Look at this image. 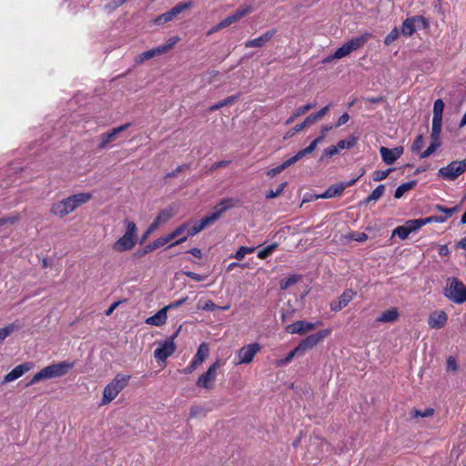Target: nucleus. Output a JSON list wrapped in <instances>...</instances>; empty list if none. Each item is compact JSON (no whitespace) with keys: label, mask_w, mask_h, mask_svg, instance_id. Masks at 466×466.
<instances>
[{"label":"nucleus","mask_w":466,"mask_h":466,"mask_svg":"<svg viewBox=\"0 0 466 466\" xmlns=\"http://www.w3.org/2000/svg\"><path fill=\"white\" fill-rule=\"evenodd\" d=\"M440 136H441V135H438L437 137H433V136H432V133L431 134V137L432 142H431V145L428 147V148L420 154V157H421V158H427V157H430L433 152H435V151H436V149L441 146V143H440Z\"/></svg>","instance_id":"cd10ccee"},{"label":"nucleus","mask_w":466,"mask_h":466,"mask_svg":"<svg viewBox=\"0 0 466 466\" xmlns=\"http://www.w3.org/2000/svg\"><path fill=\"white\" fill-rule=\"evenodd\" d=\"M183 274H185L186 276L191 278L192 279H194L196 281H203L208 278V276H206V275H199V274L192 272V271H184Z\"/></svg>","instance_id":"680f3d73"},{"label":"nucleus","mask_w":466,"mask_h":466,"mask_svg":"<svg viewBox=\"0 0 466 466\" xmlns=\"http://www.w3.org/2000/svg\"><path fill=\"white\" fill-rule=\"evenodd\" d=\"M370 34L365 33L350 39L333 53V57L341 59L350 56L352 52L362 47L370 40Z\"/></svg>","instance_id":"39448f33"},{"label":"nucleus","mask_w":466,"mask_h":466,"mask_svg":"<svg viewBox=\"0 0 466 466\" xmlns=\"http://www.w3.org/2000/svg\"><path fill=\"white\" fill-rule=\"evenodd\" d=\"M172 239L171 238L169 237V235H167V236H164V237H161V238H158L157 239H156L155 241H153L150 245L147 246V248L150 249V250H154V249H157L162 246H164L165 244L170 242Z\"/></svg>","instance_id":"4c0bfd02"},{"label":"nucleus","mask_w":466,"mask_h":466,"mask_svg":"<svg viewBox=\"0 0 466 466\" xmlns=\"http://www.w3.org/2000/svg\"><path fill=\"white\" fill-rule=\"evenodd\" d=\"M357 143V138L354 137H350L347 139H343L338 142L337 147L339 150L349 149L353 147Z\"/></svg>","instance_id":"e433bc0d"},{"label":"nucleus","mask_w":466,"mask_h":466,"mask_svg":"<svg viewBox=\"0 0 466 466\" xmlns=\"http://www.w3.org/2000/svg\"><path fill=\"white\" fill-rule=\"evenodd\" d=\"M238 201L231 198H223L220 202L213 208L210 214L207 215L200 220L197 221L194 226L199 233L208 226L215 223L225 212L235 208Z\"/></svg>","instance_id":"f257e3e1"},{"label":"nucleus","mask_w":466,"mask_h":466,"mask_svg":"<svg viewBox=\"0 0 466 466\" xmlns=\"http://www.w3.org/2000/svg\"><path fill=\"white\" fill-rule=\"evenodd\" d=\"M91 198H92V194L88 193V192L75 194L68 198L74 210L76 209L78 207L88 202Z\"/></svg>","instance_id":"393cba45"},{"label":"nucleus","mask_w":466,"mask_h":466,"mask_svg":"<svg viewBox=\"0 0 466 466\" xmlns=\"http://www.w3.org/2000/svg\"><path fill=\"white\" fill-rule=\"evenodd\" d=\"M74 209L71 206V202L69 201L68 198L58 201L56 203H54L51 206L50 212L59 218H64L69 213L73 212Z\"/></svg>","instance_id":"aec40b11"},{"label":"nucleus","mask_w":466,"mask_h":466,"mask_svg":"<svg viewBox=\"0 0 466 466\" xmlns=\"http://www.w3.org/2000/svg\"><path fill=\"white\" fill-rule=\"evenodd\" d=\"M177 332L164 341L158 342V347L154 351V357L157 361L165 362L175 352V339L177 336Z\"/></svg>","instance_id":"9d476101"},{"label":"nucleus","mask_w":466,"mask_h":466,"mask_svg":"<svg viewBox=\"0 0 466 466\" xmlns=\"http://www.w3.org/2000/svg\"><path fill=\"white\" fill-rule=\"evenodd\" d=\"M434 413V410L431 408L426 409L423 411L420 410H414L412 417L418 418V417H430Z\"/></svg>","instance_id":"052dcab7"},{"label":"nucleus","mask_w":466,"mask_h":466,"mask_svg":"<svg viewBox=\"0 0 466 466\" xmlns=\"http://www.w3.org/2000/svg\"><path fill=\"white\" fill-rule=\"evenodd\" d=\"M198 232L197 231V228H195V226L193 225L191 228H188L187 227V236H184L178 239H177L175 242L171 243L168 248H171V247H174V246H177V245H179L183 242H185L188 237H193L195 235H197Z\"/></svg>","instance_id":"ea45409f"},{"label":"nucleus","mask_w":466,"mask_h":466,"mask_svg":"<svg viewBox=\"0 0 466 466\" xmlns=\"http://www.w3.org/2000/svg\"><path fill=\"white\" fill-rule=\"evenodd\" d=\"M448 321V315L444 310H435L429 315L428 325L431 329H442Z\"/></svg>","instance_id":"f3484780"},{"label":"nucleus","mask_w":466,"mask_h":466,"mask_svg":"<svg viewBox=\"0 0 466 466\" xmlns=\"http://www.w3.org/2000/svg\"><path fill=\"white\" fill-rule=\"evenodd\" d=\"M400 36V30L395 27L393 28L389 34L388 35L385 37L384 39V44L386 46H390L391 45L394 41H396L398 39V37Z\"/></svg>","instance_id":"a18cd8bd"},{"label":"nucleus","mask_w":466,"mask_h":466,"mask_svg":"<svg viewBox=\"0 0 466 466\" xmlns=\"http://www.w3.org/2000/svg\"><path fill=\"white\" fill-rule=\"evenodd\" d=\"M338 153L339 149L337 146H330L323 151L319 160L322 161L325 159V157H331Z\"/></svg>","instance_id":"603ef678"},{"label":"nucleus","mask_w":466,"mask_h":466,"mask_svg":"<svg viewBox=\"0 0 466 466\" xmlns=\"http://www.w3.org/2000/svg\"><path fill=\"white\" fill-rule=\"evenodd\" d=\"M73 367L74 363L67 360L51 364L35 373L27 385L35 384L40 380L62 377L66 375Z\"/></svg>","instance_id":"7ed1b4c3"},{"label":"nucleus","mask_w":466,"mask_h":466,"mask_svg":"<svg viewBox=\"0 0 466 466\" xmlns=\"http://www.w3.org/2000/svg\"><path fill=\"white\" fill-rule=\"evenodd\" d=\"M179 37L178 36H173L171 38H169L167 40V42L163 45V46H159L157 47H155L153 49H150V50H147V51H145L143 53H141L140 55H138L137 57H136V63L137 64H142L144 63L145 61L148 60V59H151L155 56H161L165 53H167V51H169L170 49L173 48V46L179 41Z\"/></svg>","instance_id":"6e6552de"},{"label":"nucleus","mask_w":466,"mask_h":466,"mask_svg":"<svg viewBox=\"0 0 466 466\" xmlns=\"http://www.w3.org/2000/svg\"><path fill=\"white\" fill-rule=\"evenodd\" d=\"M404 225L407 227L410 233H412L425 226V221L423 218L412 219L407 221Z\"/></svg>","instance_id":"f704fd0d"},{"label":"nucleus","mask_w":466,"mask_h":466,"mask_svg":"<svg viewBox=\"0 0 466 466\" xmlns=\"http://www.w3.org/2000/svg\"><path fill=\"white\" fill-rule=\"evenodd\" d=\"M131 376L118 373L106 385L103 390L101 405H107L127 386Z\"/></svg>","instance_id":"20e7f679"},{"label":"nucleus","mask_w":466,"mask_h":466,"mask_svg":"<svg viewBox=\"0 0 466 466\" xmlns=\"http://www.w3.org/2000/svg\"><path fill=\"white\" fill-rule=\"evenodd\" d=\"M355 296L356 293L352 289L345 290L340 295V297L330 302L331 310L336 312L341 310L342 309L348 306V304L353 299Z\"/></svg>","instance_id":"a211bd4d"},{"label":"nucleus","mask_w":466,"mask_h":466,"mask_svg":"<svg viewBox=\"0 0 466 466\" xmlns=\"http://www.w3.org/2000/svg\"><path fill=\"white\" fill-rule=\"evenodd\" d=\"M344 191V187L341 183L332 185L327 190L321 194L319 198H331L338 196H340Z\"/></svg>","instance_id":"bb28decb"},{"label":"nucleus","mask_w":466,"mask_h":466,"mask_svg":"<svg viewBox=\"0 0 466 466\" xmlns=\"http://www.w3.org/2000/svg\"><path fill=\"white\" fill-rule=\"evenodd\" d=\"M209 348L207 343H201L198 349L196 355L194 356L201 362H204L205 360L208 357Z\"/></svg>","instance_id":"72a5a7b5"},{"label":"nucleus","mask_w":466,"mask_h":466,"mask_svg":"<svg viewBox=\"0 0 466 466\" xmlns=\"http://www.w3.org/2000/svg\"><path fill=\"white\" fill-rule=\"evenodd\" d=\"M252 12V7L250 5H245L240 6L238 9L236 10L234 14H232V16L234 17L235 21L238 22L241 18H243L245 15Z\"/></svg>","instance_id":"58836bf2"},{"label":"nucleus","mask_w":466,"mask_h":466,"mask_svg":"<svg viewBox=\"0 0 466 466\" xmlns=\"http://www.w3.org/2000/svg\"><path fill=\"white\" fill-rule=\"evenodd\" d=\"M236 96H228L227 97L226 99L224 100H221L219 101L218 103L213 105L212 106H210V111H215V110H218L223 106H228L230 104H232L235 100H236Z\"/></svg>","instance_id":"c03bdc74"},{"label":"nucleus","mask_w":466,"mask_h":466,"mask_svg":"<svg viewBox=\"0 0 466 466\" xmlns=\"http://www.w3.org/2000/svg\"><path fill=\"white\" fill-rule=\"evenodd\" d=\"M129 126H130V124L127 123V124H124L122 126L113 128L109 132L102 134L100 137L101 142L99 144V148L104 149V148L107 147L109 143H111L113 140H115L117 137V135H119L120 133L127 130Z\"/></svg>","instance_id":"6ab92c4d"},{"label":"nucleus","mask_w":466,"mask_h":466,"mask_svg":"<svg viewBox=\"0 0 466 466\" xmlns=\"http://www.w3.org/2000/svg\"><path fill=\"white\" fill-rule=\"evenodd\" d=\"M255 250V248H248L242 246L238 248L236 254L233 256L238 260H241L245 258L246 255L252 253Z\"/></svg>","instance_id":"37998d69"},{"label":"nucleus","mask_w":466,"mask_h":466,"mask_svg":"<svg viewBox=\"0 0 466 466\" xmlns=\"http://www.w3.org/2000/svg\"><path fill=\"white\" fill-rule=\"evenodd\" d=\"M286 186H287L286 182H283V183L279 184L276 190L268 191L267 193V195H266V198H276V197L279 196L283 192V190L286 187Z\"/></svg>","instance_id":"4d7b16f0"},{"label":"nucleus","mask_w":466,"mask_h":466,"mask_svg":"<svg viewBox=\"0 0 466 466\" xmlns=\"http://www.w3.org/2000/svg\"><path fill=\"white\" fill-rule=\"evenodd\" d=\"M385 192V186L384 185H379L372 192L371 194L364 200V203H370L371 201H378L384 194Z\"/></svg>","instance_id":"c756f323"},{"label":"nucleus","mask_w":466,"mask_h":466,"mask_svg":"<svg viewBox=\"0 0 466 466\" xmlns=\"http://www.w3.org/2000/svg\"><path fill=\"white\" fill-rule=\"evenodd\" d=\"M420 24L423 26V28H427L429 26L427 20L420 15L405 19L401 25V34L405 36L412 35L416 31V25Z\"/></svg>","instance_id":"4468645a"},{"label":"nucleus","mask_w":466,"mask_h":466,"mask_svg":"<svg viewBox=\"0 0 466 466\" xmlns=\"http://www.w3.org/2000/svg\"><path fill=\"white\" fill-rule=\"evenodd\" d=\"M403 151L404 149L402 147H396L394 148L381 147L380 148V153L381 155L382 160L387 165L394 164L395 161L401 157Z\"/></svg>","instance_id":"dca6fc26"},{"label":"nucleus","mask_w":466,"mask_h":466,"mask_svg":"<svg viewBox=\"0 0 466 466\" xmlns=\"http://www.w3.org/2000/svg\"><path fill=\"white\" fill-rule=\"evenodd\" d=\"M187 300V297H185V298H182L173 303H170L168 304L167 306H165L166 308H167V310L170 309H175V308H178L180 307L181 305H183L186 301Z\"/></svg>","instance_id":"69168bd1"},{"label":"nucleus","mask_w":466,"mask_h":466,"mask_svg":"<svg viewBox=\"0 0 466 466\" xmlns=\"http://www.w3.org/2000/svg\"><path fill=\"white\" fill-rule=\"evenodd\" d=\"M433 209L441 212L443 214L441 216L447 220L448 218H451L453 214L460 211V207L455 206L453 208H445L441 205H435Z\"/></svg>","instance_id":"c85d7f7f"},{"label":"nucleus","mask_w":466,"mask_h":466,"mask_svg":"<svg viewBox=\"0 0 466 466\" xmlns=\"http://www.w3.org/2000/svg\"><path fill=\"white\" fill-rule=\"evenodd\" d=\"M175 214V209L172 207H168L165 209H162L153 222L159 228V226L168 222V220L173 218Z\"/></svg>","instance_id":"a878e982"},{"label":"nucleus","mask_w":466,"mask_h":466,"mask_svg":"<svg viewBox=\"0 0 466 466\" xmlns=\"http://www.w3.org/2000/svg\"><path fill=\"white\" fill-rule=\"evenodd\" d=\"M447 369L450 370L456 371L458 370L457 361L455 358L449 357L447 360Z\"/></svg>","instance_id":"0e129e2a"},{"label":"nucleus","mask_w":466,"mask_h":466,"mask_svg":"<svg viewBox=\"0 0 466 466\" xmlns=\"http://www.w3.org/2000/svg\"><path fill=\"white\" fill-rule=\"evenodd\" d=\"M230 163L229 160H221V161H218V162H216L212 167H211V171L213 170H216L218 168H221V167H226L227 166H228Z\"/></svg>","instance_id":"774afa93"},{"label":"nucleus","mask_w":466,"mask_h":466,"mask_svg":"<svg viewBox=\"0 0 466 466\" xmlns=\"http://www.w3.org/2000/svg\"><path fill=\"white\" fill-rule=\"evenodd\" d=\"M445 296L454 303H464L466 302V286L457 279H449Z\"/></svg>","instance_id":"423d86ee"},{"label":"nucleus","mask_w":466,"mask_h":466,"mask_svg":"<svg viewBox=\"0 0 466 466\" xmlns=\"http://www.w3.org/2000/svg\"><path fill=\"white\" fill-rule=\"evenodd\" d=\"M315 104H307L302 106L298 107L295 112V116H301L305 115L308 111L315 107Z\"/></svg>","instance_id":"13d9d810"},{"label":"nucleus","mask_w":466,"mask_h":466,"mask_svg":"<svg viewBox=\"0 0 466 466\" xmlns=\"http://www.w3.org/2000/svg\"><path fill=\"white\" fill-rule=\"evenodd\" d=\"M315 122L313 121V119L311 118L310 116H307L305 118V120L300 123V124H298L296 125L291 131H289L287 136H293L295 133H298V132H300L301 130H303L305 127L314 124Z\"/></svg>","instance_id":"473e14b6"},{"label":"nucleus","mask_w":466,"mask_h":466,"mask_svg":"<svg viewBox=\"0 0 466 466\" xmlns=\"http://www.w3.org/2000/svg\"><path fill=\"white\" fill-rule=\"evenodd\" d=\"M444 102L441 99H437L433 106V117H432V136L437 137L441 135L442 127V114L444 110Z\"/></svg>","instance_id":"ddd939ff"},{"label":"nucleus","mask_w":466,"mask_h":466,"mask_svg":"<svg viewBox=\"0 0 466 466\" xmlns=\"http://www.w3.org/2000/svg\"><path fill=\"white\" fill-rule=\"evenodd\" d=\"M415 185L416 181H410L399 186L395 190V198H400L406 192L412 189L415 187Z\"/></svg>","instance_id":"7c9ffc66"},{"label":"nucleus","mask_w":466,"mask_h":466,"mask_svg":"<svg viewBox=\"0 0 466 466\" xmlns=\"http://www.w3.org/2000/svg\"><path fill=\"white\" fill-rule=\"evenodd\" d=\"M31 368H32V364L29 362L23 363V364L16 366L15 368H14L10 372H8L5 376L4 382L7 383V382H11V381L17 380L18 378L23 376L25 372L30 370Z\"/></svg>","instance_id":"412c9836"},{"label":"nucleus","mask_w":466,"mask_h":466,"mask_svg":"<svg viewBox=\"0 0 466 466\" xmlns=\"http://www.w3.org/2000/svg\"><path fill=\"white\" fill-rule=\"evenodd\" d=\"M392 170V168H389L386 170H375L372 174V178L374 181H381L387 178Z\"/></svg>","instance_id":"09e8293b"},{"label":"nucleus","mask_w":466,"mask_h":466,"mask_svg":"<svg viewBox=\"0 0 466 466\" xmlns=\"http://www.w3.org/2000/svg\"><path fill=\"white\" fill-rule=\"evenodd\" d=\"M187 223L181 224L179 227H177L173 232H171L169 237L171 239H175L176 238L179 237L183 233L187 232Z\"/></svg>","instance_id":"6e6d98bb"},{"label":"nucleus","mask_w":466,"mask_h":466,"mask_svg":"<svg viewBox=\"0 0 466 466\" xmlns=\"http://www.w3.org/2000/svg\"><path fill=\"white\" fill-rule=\"evenodd\" d=\"M218 308V307L211 299H208L203 303L199 302L198 304V309L201 310L213 311Z\"/></svg>","instance_id":"3c124183"},{"label":"nucleus","mask_w":466,"mask_h":466,"mask_svg":"<svg viewBox=\"0 0 466 466\" xmlns=\"http://www.w3.org/2000/svg\"><path fill=\"white\" fill-rule=\"evenodd\" d=\"M276 34V29H270L266 33L262 34L260 36L248 40L245 43L246 48L251 47H261L265 46Z\"/></svg>","instance_id":"4be33fe9"},{"label":"nucleus","mask_w":466,"mask_h":466,"mask_svg":"<svg viewBox=\"0 0 466 466\" xmlns=\"http://www.w3.org/2000/svg\"><path fill=\"white\" fill-rule=\"evenodd\" d=\"M277 248V244H271V245H268L267 246L266 248H262L261 250H259L258 252V258H260V259H265L267 258L268 256H270L272 254V252L276 249Z\"/></svg>","instance_id":"a19ab883"},{"label":"nucleus","mask_w":466,"mask_h":466,"mask_svg":"<svg viewBox=\"0 0 466 466\" xmlns=\"http://www.w3.org/2000/svg\"><path fill=\"white\" fill-rule=\"evenodd\" d=\"M284 169H285V167L281 164L274 168L269 169L267 172V175L270 177H273L277 176L278 174L281 173Z\"/></svg>","instance_id":"e2e57ef3"},{"label":"nucleus","mask_w":466,"mask_h":466,"mask_svg":"<svg viewBox=\"0 0 466 466\" xmlns=\"http://www.w3.org/2000/svg\"><path fill=\"white\" fill-rule=\"evenodd\" d=\"M19 327L15 323H11L6 325L5 327L0 329V344L15 330H17Z\"/></svg>","instance_id":"2f4dec72"},{"label":"nucleus","mask_w":466,"mask_h":466,"mask_svg":"<svg viewBox=\"0 0 466 466\" xmlns=\"http://www.w3.org/2000/svg\"><path fill=\"white\" fill-rule=\"evenodd\" d=\"M220 23V25H222L223 28H226L228 26H229L230 25L236 23L234 17L232 16V15L227 16L225 19H223Z\"/></svg>","instance_id":"338daca9"},{"label":"nucleus","mask_w":466,"mask_h":466,"mask_svg":"<svg viewBox=\"0 0 466 466\" xmlns=\"http://www.w3.org/2000/svg\"><path fill=\"white\" fill-rule=\"evenodd\" d=\"M125 233L112 246L116 252H126L131 250L137 242V227L136 223L128 218L123 221Z\"/></svg>","instance_id":"f03ea898"},{"label":"nucleus","mask_w":466,"mask_h":466,"mask_svg":"<svg viewBox=\"0 0 466 466\" xmlns=\"http://www.w3.org/2000/svg\"><path fill=\"white\" fill-rule=\"evenodd\" d=\"M192 4L191 2H186V3H179L174 7H172L170 10L173 12V14L177 16L180 13L183 11H186L191 7Z\"/></svg>","instance_id":"de8ad7c7"},{"label":"nucleus","mask_w":466,"mask_h":466,"mask_svg":"<svg viewBox=\"0 0 466 466\" xmlns=\"http://www.w3.org/2000/svg\"><path fill=\"white\" fill-rule=\"evenodd\" d=\"M221 366V360H216L208 370L198 378L197 385L207 390L212 389L218 375V370Z\"/></svg>","instance_id":"f8f14e48"},{"label":"nucleus","mask_w":466,"mask_h":466,"mask_svg":"<svg viewBox=\"0 0 466 466\" xmlns=\"http://www.w3.org/2000/svg\"><path fill=\"white\" fill-rule=\"evenodd\" d=\"M423 146H424L423 136L422 135H419V136H417L416 139L414 140V142H413V144L411 146V150L413 152H419L423 147Z\"/></svg>","instance_id":"864d4df0"},{"label":"nucleus","mask_w":466,"mask_h":466,"mask_svg":"<svg viewBox=\"0 0 466 466\" xmlns=\"http://www.w3.org/2000/svg\"><path fill=\"white\" fill-rule=\"evenodd\" d=\"M175 17H176V15L173 14V12L171 10H169L168 12H166V13L160 15L159 16H157L156 19V23L158 25H162V24H165L167 22L173 20Z\"/></svg>","instance_id":"49530a36"},{"label":"nucleus","mask_w":466,"mask_h":466,"mask_svg":"<svg viewBox=\"0 0 466 466\" xmlns=\"http://www.w3.org/2000/svg\"><path fill=\"white\" fill-rule=\"evenodd\" d=\"M321 321L315 323L305 320H299L286 327V331L289 334H299L303 335L309 331L315 329L317 327L321 326Z\"/></svg>","instance_id":"2eb2a0df"},{"label":"nucleus","mask_w":466,"mask_h":466,"mask_svg":"<svg viewBox=\"0 0 466 466\" xmlns=\"http://www.w3.org/2000/svg\"><path fill=\"white\" fill-rule=\"evenodd\" d=\"M330 106H326L323 108H321L319 111L309 115L313 121L316 123L319 120H320L329 111Z\"/></svg>","instance_id":"5fc2aeb1"},{"label":"nucleus","mask_w":466,"mask_h":466,"mask_svg":"<svg viewBox=\"0 0 466 466\" xmlns=\"http://www.w3.org/2000/svg\"><path fill=\"white\" fill-rule=\"evenodd\" d=\"M410 234L405 225L397 227L392 232V236H398L400 239H406Z\"/></svg>","instance_id":"79ce46f5"},{"label":"nucleus","mask_w":466,"mask_h":466,"mask_svg":"<svg viewBox=\"0 0 466 466\" xmlns=\"http://www.w3.org/2000/svg\"><path fill=\"white\" fill-rule=\"evenodd\" d=\"M260 350L261 346L257 342L243 346L236 351L234 364L238 366L251 363Z\"/></svg>","instance_id":"0eeeda50"},{"label":"nucleus","mask_w":466,"mask_h":466,"mask_svg":"<svg viewBox=\"0 0 466 466\" xmlns=\"http://www.w3.org/2000/svg\"><path fill=\"white\" fill-rule=\"evenodd\" d=\"M167 308L164 307L159 309L155 315L147 318L146 323L151 326L160 327L167 322Z\"/></svg>","instance_id":"5701e85b"},{"label":"nucleus","mask_w":466,"mask_h":466,"mask_svg":"<svg viewBox=\"0 0 466 466\" xmlns=\"http://www.w3.org/2000/svg\"><path fill=\"white\" fill-rule=\"evenodd\" d=\"M331 329H323L315 334L308 336L305 339L301 340L297 346V350H299L301 354H304L307 350L313 349L325 338L329 336Z\"/></svg>","instance_id":"9b49d317"},{"label":"nucleus","mask_w":466,"mask_h":466,"mask_svg":"<svg viewBox=\"0 0 466 466\" xmlns=\"http://www.w3.org/2000/svg\"><path fill=\"white\" fill-rule=\"evenodd\" d=\"M296 355H302L299 350H297V347L291 350L285 359L278 360L276 361V366L283 367L288 365Z\"/></svg>","instance_id":"c9c22d12"},{"label":"nucleus","mask_w":466,"mask_h":466,"mask_svg":"<svg viewBox=\"0 0 466 466\" xmlns=\"http://www.w3.org/2000/svg\"><path fill=\"white\" fill-rule=\"evenodd\" d=\"M299 276H291L286 279H283L281 280L280 282V289H289V287H291L292 285L296 284L299 280Z\"/></svg>","instance_id":"8fccbe9b"},{"label":"nucleus","mask_w":466,"mask_h":466,"mask_svg":"<svg viewBox=\"0 0 466 466\" xmlns=\"http://www.w3.org/2000/svg\"><path fill=\"white\" fill-rule=\"evenodd\" d=\"M466 171V158L451 162L448 166L441 167L438 176L447 179L454 180Z\"/></svg>","instance_id":"1a4fd4ad"},{"label":"nucleus","mask_w":466,"mask_h":466,"mask_svg":"<svg viewBox=\"0 0 466 466\" xmlns=\"http://www.w3.org/2000/svg\"><path fill=\"white\" fill-rule=\"evenodd\" d=\"M423 219L425 221V225L430 224V223H444L445 221H447L445 219V218H443L441 215H440V216L434 215V216L425 218Z\"/></svg>","instance_id":"bf43d9fd"},{"label":"nucleus","mask_w":466,"mask_h":466,"mask_svg":"<svg viewBox=\"0 0 466 466\" xmlns=\"http://www.w3.org/2000/svg\"><path fill=\"white\" fill-rule=\"evenodd\" d=\"M400 318V313L397 308L393 307L386 311H383L378 318L377 322L381 323H391L398 320Z\"/></svg>","instance_id":"b1692460"}]
</instances>
